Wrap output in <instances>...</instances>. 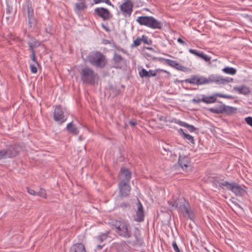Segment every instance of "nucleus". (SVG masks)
Listing matches in <instances>:
<instances>
[{
	"label": "nucleus",
	"instance_id": "f257e3e1",
	"mask_svg": "<svg viewBox=\"0 0 252 252\" xmlns=\"http://www.w3.org/2000/svg\"><path fill=\"white\" fill-rule=\"evenodd\" d=\"M136 22L141 26H145L152 29H161L163 26L161 21L155 19L153 16H139L136 19Z\"/></svg>",
	"mask_w": 252,
	"mask_h": 252
},
{
	"label": "nucleus",
	"instance_id": "f03ea898",
	"mask_svg": "<svg viewBox=\"0 0 252 252\" xmlns=\"http://www.w3.org/2000/svg\"><path fill=\"white\" fill-rule=\"evenodd\" d=\"M90 63L97 68H103L106 64L105 56L99 51L91 52L88 56Z\"/></svg>",
	"mask_w": 252,
	"mask_h": 252
},
{
	"label": "nucleus",
	"instance_id": "7ed1b4c3",
	"mask_svg": "<svg viewBox=\"0 0 252 252\" xmlns=\"http://www.w3.org/2000/svg\"><path fill=\"white\" fill-rule=\"evenodd\" d=\"M111 225L116 228V232L121 237L129 238L131 237V231L128 229L129 225L125 221L112 220Z\"/></svg>",
	"mask_w": 252,
	"mask_h": 252
},
{
	"label": "nucleus",
	"instance_id": "20e7f679",
	"mask_svg": "<svg viewBox=\"0 0 252 252\" xmlns=\"http://www.w3.org/2000/svg\"><path fill=\"white\" fill-rule=\"evenodd\" d=\"M80 76L83 84L94 85L97 74L93 69L85 67L81 69Z\"/></svg>",
	"mask_w": 252,
	"mask_h": 252
},
{
	"label": "nucleus",
	"instance_id": "39448f33",
	"mask_svg": "<svg viewBox=\"0 0 252 252\" xmlns=\"http://www.w3.org/2000/svg\"><path fill=\"white\" fill-rule=\"evenodd\" d=\"M232 78L229 77L223 78L221 76L211 74L208 78H205L206 84H209L212 83H215L217 84H224L225 83L231 82Z\"/></svg>",
	"mask_w": 252,
	"mask_h": 252
},
{
	"label": "nucleus",
	"instance_id": "423d86ee",
	"mask_svg": "<svg viewBox=\"0 0 252 252\" xmlns=\"http://www.w3.org/2000/svg\"><path fill=\"white\" fill-rule=\"evenodd\" d=\"M21 150V147L19 144H15L9 146L5 150L6 158H12L18 155Z\"/></svg>",
	"mask_w": 252,
	"mask_h": 252
},
{
	"label": "nucleus",
	"instance_id": "0eeeda50",
	"mask_svg": "<svg viewBox=\"0 0 252 252\" xmlns=\"http://www.w3.org/2000/svg\"><path fill=\"white\" fill-rule=\"evenodd\" d=\"M201 97L202 102L206 104H211L215 102L217 100V97L218 96L222 98H229V96L226 94H214L212 95L207 96L205 94L200 95Z\"/></svg>",
	"mask_w": 252,
	"mask_h": 252
},
{
	"label": "nucleus",
	"instance_id": "6e6552de",
	"mask_svg": "<svg viewBox=\"0 0 252 252\" xmlns=\"http://www.w3.org/2000/svg\"><path fill=\"white\" fill-rule=\"evenodd\" d=\"M94 12L104 21L109 20L112 17V15L107 8L101 7L94 9Z\"/></svg>",
	"mask_w": 252,
	"mask_h": 252
},
{
	"label": "nucleus",
	"instance_id": "1a4fd4ad",
	"mask_svg": "<svg viewBox=\"0 0 252 252\" xmlns=\"http://www.w3.org/2000/svg\"><path fill=\"white\" fill-rule=\"evenodd\" d=\"M185 82L197 86L206 84L205 77L195 75H191L190 78L186 79Z\"/></svg>",
	"mask_w": 252,
	"mask_h": 252
},
{
	"label": "nucleus",
	"instance_id": "9d476101",
	"mask_svg": "<svg viewBox=\"0 0 252 252\" xmlns=\"http://www.w3.org/2000/svg\"><path fill=\"white\" fill-rule=\"evenodd\" d=\"M129 183L119 182L118 188L119 189V194L121 197H127L129 195L131 188L129 184Z\"/></svg>",
	"mask_w": 252,
	"mask_h": 252
},
{
	"label": "nucleus",
	"instance_id": "9b49d317",
	"mask_svg": "<svg viewBox=\"0 0 252 252\" xmlns=\"http://www.w3.org/2000/svg\"><path fill=\"white\" fill-rule=\"evenodd\" d=\"M64 112L61 105L56 106L53 115V119L56 122H61L60 124L63 123L65 120H64Z\"/></svg>",
	"mask_w": 252,
	"mask_h": 252
},
{
	"label": "nucleus",
	"instance_id": "f8f14e48",
	"mask_svg": "<svg viewBox=\"0 0 252 252\" xmlns=\"http://www.w3.org/2000/svg\"><path fill=\"white\" fill-rule=\"evenodd\" d=\"M113 67L117 69H121L125 64L126 61L120 55L115 53L112 58Z\"/></svg>",
	"mask_w": 252,
	"mask_h": 252
},
{
	"label": "nucleus",
	"instance_id": "ddd939ff",
	"mask_svg": "<svg viewBox=\"0 0 252 252\" xmlns=\"http://www.w3.org/2000/svg\"><path fill=\"white\" fill-rule=\"evenodd\" d=\"M125 1L120 6L121 11L124 15H130L133 9V4L131 0H124Z\"/></svg>",
	"mask_w": 252,
	"mask_h": 252
},
{
	"label": "nucleus",
	"instance_id": "4468645a",
	"mask_svg": "<svg viewBox=\"0 0 252 252\" xmlns=\"http://www.w3.org/2000/svg\"><path fill=\"white\" fill-rule=\"evenodd\" d=\"M131 176V172L128 168L122 167L119 176L120 182L129 183Z\"/></svg>",
	"mask_w": 252,
	"mask_h": 252
},
{
	"label": "nucleus",
	"instance_id": "2eb2a0df",
	"mask_svg": "<svg viewBox=\"0 0 252 252\" xmlns=\"http://www.w3.org/2000/svg\"><path fill=\"white\" fill-rule=\"evenodd\" d=\"M165 63L167 65L178 70H180L183 72H189L190 70V69L189 68L183 66L182 64L179 63H178L177 62V61L174 60H171L170 59H166Z\"/></svg>",
	"mask_w": 252,
	"mask_h": 252
},
{
	"label": "nucleus",
	"instance_id": "dca6fc26",
	"mask_svg": "<svg viewBox=\"0 0 252 252\" xmlns=\"http://www.w3.org/2000/svg\"><path fill=\"white\" fill-rule=\"evenodd\" d=\"M137 206V210L136 212V218L134 220L137 222H142L144 220L145 213L143 205L138 199Z\"/></svg>",
	"mask_w": 252,
	"mask_h": 252
},
{
	"label": "nucleus",
	"instance_id": "f3484780",
	"mask_svg": "<svg viewBox=\"0 0 252 252\" xmlns=\"http://www.w3.org/2000/svg\"><path fill=\"white\" fill-rule=\"evenodd\" d=\"M189 207V203L184 198L179 199V203L177 208L178 212L183 214Z\"/></svg>",
	"mask_w": 252,
	"mask_h": 252
},
{
	"label": "nucleus",
	"instance_id": "a211bd4d",
	"mask_svg": "<svg viewBox=\"0 0 252 252\" xmlns=\"http://www.w3.org/2000/svg\"><path fill=\"white\" fill-rule=\"evenodd\" d=\"M189 163V159L188 156H179L178 159V163L183 170L186 169Z\"/></svg>",
	"mask_w": 252,
	"mask_h": 252
},
{
	"label": "nucleus",
	"instance_id": "6ab92c4d",
	"mask_svg": "<svg viewBox=\"0 0 252 252\" xmlns=\"http://www.w3.org/2000/svg\"><path fill=\"white\" fill-rule=\"evenodd\" d=\"M27 43L29 47V50L31 52H35V48L41 45V42L34 37H32L30 41H28Z\"/></svg>",
	"mask_w": 252,
	"mask_h": 252
},
{
	"label": "nucleus",
	"instance_id": "aec40b11",
	"mask_svg": "<svg viewBox=\"0 0 252 252\" xmlns=\"http://www.w3.org/2000/svg\"><path fill=\"white\" fill-rule=\"evenodd\" d=\"M70 252H86L84 244L81 243L73 244L70 248Z\"/></svg>",
	"mask_w": 252,
	"mask_h": 252
},
{
	"label": "nucleus",
	"instance_id": "412c9836",
	"mask_svg": "<svg viewBox=\"0 0 252 252\" xmlns=\"http://www.w3.org/2000/svg\"><path fill=\"white\" fill-rule=\"evenodd\" d=\"M85 0H78V1L75 4L74 10L76 13H78L81 10H84L87 8Z\"/></svg>",
	"mask_w": 252,
	"mask_h": 252
},
{
	"label": "nucleus",
	"instance_id": "4be33fe9",
	"mask_svg": "<svg viewBox=\"0 0 252 252\" xmlns=\"http://www.w3.org/2000/svg\"><path fill=\"white\" fill-rule=\"evenodd\" d=\"M222 187L221 189H225L228 190H231L232 192L235 193L236 191V183H229L227 181H225L223 183H220Z\"/></svg>",
	"mask_w": 252,
	"mask_h": 252
},
{
	"label": "nucleus",
	"instance_id": "5701e85b",
	"mask_svg": "<svg viewBox=\"0 0 252 252\" xmlns=\"http://www.w3.org/2000/svg\"><path fill=\"white\" fill-rule=\"evenodd\" d=\"M66 128L68 132L73 135H77L79 134V130L77 127L73 124L72 122L68 124Z\"/></svg>",
	"mask_w": 252,
	"mask_h": 252
},
{
	"label": "nucleus",
	"instance_id": "b1692460",
	"mask_svg": "<svg viewBox=\"0 0 252 252\" xmlns=\"http://www.w3.org/2000/svg\"><path fill=\"white\" fill-rule=\"evenodd\" d=\"M140 230L138 228H135L133 233V236L135 239L134 244L136 245H142L143 243V240L140 237Z\"/></svg>",
	"mask_w": 252,
	"mask_h": 252
},
{
	"label": "nucleus",
	"instance_id": "393cba45",
	"mask_svg": "<svg viewBox=\"0 0 252 252\" xmlns=\"http://www.w3.org/2000/svg\"><path fill=\"white\" fill-rule=\"evenodd\" d=\"M110 234L109 231L105 233H101L100 235L95 237V241L96 243H102L104 241L106 240L108 237V235Z\"/></svg>",
	"mask_w": 252,
	"mask_h": 252
},
{
	"label": "nucleus",
	"instance_id": "a878e982",
	"mask_svg": "<svg viewBox=\"0 0 252 252\" xmlns=\"http://www.w3.org/2000/svg\"><path fill=\"white\" fill-rule=\"evenodd\" d=\"M25 7L27 10L28 16L30 17L34 16V12L32 8V2L30 0H27L25 4Z\"/></svg>",
	"mask_w": 252,
	"mask_h": 252
},
{
	"label": "nucleus",
	"instance_id": "bb28decb",
	"mask_svg": "<svg viewBox=\"0 0 252 252\" xmlns=\"http://www.w3.org/2000/svg\"><path fill=\"white\" fill-rule=\"evenodd\" d=\"M178 124L182 126L186 127L190 132H195L196 131L198 130L197 128L193 126L190 125L186 122L179 121Z\"/></svg>",
	"mask_w": 252,
	"mask_h": 252
},
{
	"label": "nucleus",
	"instance_id": "cd10ccee",
	"mask_svg": "<svg viewBox=\"0 0 252 252\" xmlns=\"http://www.w3.org/2000/svg\"><path fill=\"white\" fill-rule=\"evenodd\" d=\"M183 214L185 215L186 217H187L188 219H190V220H193L195 219V213L193 212V211L190 208V206L188 208V209H187L184 212Z\"/></svg>",
	"mask_w": 252,
	"mask_h": 252
},
{
	"label": "nucleus",
	"instance_id": "c85d7f7f",
	"mask_svg": "<svg viewBox=\"0 0 252 252\" xmlns=\"http://www.w3.org/2000/svg\"><path fill=\"white\" fill-rule=\"evenodd\" d=\"M37 21L34 16L28 17L29 29L33 30L35 27Z\"/></svg>",
	"mask_w": 252,
	"mask_h": 252
},
{
	"label": "nucleus",
	"instance_id": "c756f323",
	"mask_svg": "<svg viewBox=\"0 0 252 252\" xmlns=\"http://www.w3.org/2000/svg\"><path fill=\"white\" fill-rule=\"evenodd\" d=\"M246 187L237 185V196H245L247 194Z\"/></svg>",
	"mask_w": 252,
	"mask_h": 252
},
{
	"label": "nucleus",
	"instance_id": "7c9ffc66",
	"mask_svg": "<svg viewBox=\"0 0 252 252\" xmlns=\"http://www.w3.org/2000/svg\"><path fill=\"white\" fill-rule=\"evenodd\" d=\"M237 92L240 94L247 95L250 93L251 91L249 87L243 86L241 87L240 88H237Z\"/></svg>",
	"mask_w": 252,
	"mask_h": 252
},
{
	"label": "nucleus",
	"instance_id": "2f4dec72",
	"mask_svg": "<svg viewBox=\"0 0 252 252\" xmlns=\"http://www.w3.org/2000/svg\"><path fill=\"white\" fill-rule=\"evenodd\" d=\"M225 181H224L223 179H221L220 178L217 177L214 179L213 181V184L217 187V188H221L222 187L221 184L220 183H223V182H225Z\"/></svg>",
	"mask_w": 252,
	"mask_h": 252
},
{
	"label": "nucleus",
	"instance_id": "473e14b6",
	"mask_svg": "<svg viewBox=\"0 0 252 252\" xmlns=\"http://www.w3.org/2000/svg\"><path fill=\"white\" fill-rule=\"evenodd\" d=\"M139 75L142 78H149L148 71H147V70L143 68H142L139 71Z\"/></svg>",
	"mask_w": 252,
	"mask_h": 252
},
{
	"label": "nucleus",
	"instance_id": "72a5a7b5",
	"mask_svg": "<svg viewBox=\"0 0 252 252\" xmlns=\"http://www.w3.org/2000/svg\"><path fill=\"white\" fill-rule=\"evenodd\" d=\"M222 71L226 74H231V75L235 74L236 72V70L234 68L229 67H226L222 69Z\"/></svg>",
	"mask_w": 252,
	"mask_h": 252
},
{
	"label": "nucleus",
	"instance_id": "f704fd0d",
	"mask_svg": "<svg viewBox=\"0 0 252 252\" xmlns=\"http://www.w3.org/2000/svg\"><path fill=\"white\" fill-rule=\"evenodd\" d=\"M141 42H143L147 45H151L152 43V40L149 39V37L146 35H143L141 37Z\"/></svg>",
	"mask_w": 252,
	"mask_h": 252
},
{
	"label": "nucleus",
	"instance_id": "c9c22d12",
	"mask_svg": "<svg viewBox=\"0 0 252 252\" xmlns=\"http://www.w3.org/2000/svg\"><path fill=\"white\" fill-rule=\"evenodd\" d=\"M141 42H141V37L138 36L136 38V39H135L133 41V43L130 45V47L131 48L136 47L139 46Z\"/></svg>",
	"mask_w": 252,
	"mask_h": 252
},
{
	"label": "nucleus",
	"instance_id": "e433bc0d",
	"mask_svg": "<svg viewBox=\"0 0 252 252\" xmlns=\"http://www.w3.org/2000/svg\"><path fill=\"white\" fill-rule=\"evenodd\" d=\"M183 138L188 140L189 141V143H190L192 145H194L195 144L194 138L191 135L187 133L185 135V136Z\"/></svg>",
	"mask_w": 252,
	"mask_h": 252
},
{
	"label": "nucleus",
	"instance_id": "4c0bfd02",
	"mask_svg": "<svg viewBox=\"0 0 252 252\" xmlns=\"http://www.w3.org/2000/svg\"><path fill=\"white\" fill-rule=\"evenodd\" d=\"M94 4H98L101 2H104L109 5L113 7H114V5L111 3L110 0H94Z\"/></svg>",
	"mask_w": 252,
	"mask_h": 252
},
{
	"label": "nucleus",
	"instance_id": "58836bf2",
	"mask_svg": "<svg viewBox=\"0 0 252 252\" xmlns=\"http://www.w3.org/2000/svg\"><path fill=\"white\" fill-rule=\"evenodd\" d=\"M159 71H164V72H165V70H159V69H155L154 70H149L148 71V73L149 74V78L150 77H155L157 75V73Z\"/></svg>",
	"mask_w": 252,
	"mask_h": 252
},
{
	"label": "nucleus",
	"instance_id": "ea45409f",
	"mask_svg": "<svg viewBox=\"0 0 252 252\" xmlns=\"http://www.w3.org/2000/svg\"><path fill=\"white\" fill-rule=\"evenodd\" d=\"M37 195L44 198H47V194L45 189L41 188L38 192H37Z\"/></svg>",
	"mask_w": 252,
	"mask_h": 252
},
{
	"label": "nucleus",
	"instance_id": "a19ab883",
	"mask_svg": "<svg viewBox=\"0 0 252 252\" xmlns=\"http://www.w3.org/2000/svg\"><path fill=\"white\" fill-rule=\"evenodd\" d=\"M199 58L202 59L204 60L205 62H210V60L211 58L210 57L208 56L207 55L204 54L203 52H201L199 54Z\"/></svg>",
	"mask_w": 252,
	"mask_h": 252
},
{
	"label": "nucleus",
	"instance_id": "79ce46f5",
	"mask_svg": "<svg viewBox=\"0 0 252 252\" xmlns=\"http://www.w3.org/2000/svg\"><path fill=\"white\" fill-rule=\"evenodd\" d=\"M30 57L32 62L36 64L37 66H39V64L38 63L37 60L36 58V52H31V54L30 55Z\"/></svg>",
	"mask_w": 252,
	"mask_h": 252
},
{
	"label": "nucleus",
	"instance_id": "37998d69",
	"mask_svg": "<svg viewBox=\"0 0 252 252\" xmlns=\"http://www.w3.org/2000/svg\"><path fill=\"white\" fill-rule=\"evenodd\" d=\"M224 111L223 113H225L227 114H230L232 112L233 108L231 107H229L228 106H226L223 104Z\"/></svg>",
	"mask_w": 252,
	"mask_h": 252
},
{
	"label": "nucleus",
	"instance_id": "c03bdc74",
	"mask_svg": "<svg viewBox=\"0 0 252 252\" xmlns=\"http://www.w3.org/2000/svg\"><path fill=\"white\" fill-rule=\"evenodd\" d=\"M45 32L47 33L52 35L54 34V29L51 26H48L45 28Z\"/></svg>",
	"mask_w": 252,
	"mask_h": 252
},
{
	"label": "nucleus",
	"instance_id": "a18cd8bd",
	"mask_svg": "<svg viewBox=\"0 0 252 252\" xmlns=\"http://www.w3.org/2000/svg\"><path fill=\"white\" fill-rule=\"evenodd\" d=\"M179 199H178L173 201H168V204L171 207H175L177 209L179 203Z\"/></svg>",
	"mask_w": 252,
	"mask_h": 252
},
{
	"label": "nucleus",
	"instance_id": "49530a36",
	"mask_svg": "<svg viewBox=\"0 0 252 252\" xmlns=\"http://www.w3.org/2000/svg\"><path fill=\"white\" fill-rule=\"evenodd\" d=\"M37 66L35 63L30 64V68L32 73L35 74L37 72Z\"/></svg>",
	"mask_w": 252,
	"mask_h": 252
},
{
	"label": "nucleus",
	"instance_id": "de8ad7c7",
	"mask_svg": "<svg viewBox=\"0 0 252 252\" xmlns=\"http://www.w3.org/2000/svg\"><path fill=\"white\" fill-rule=\"evenodd\" d=\"M189 51L190 53L195 55L196 56H197L198 57H199V54L201 52L200 51H198L196 50L193 49H189Z\"/></svg>",
	"mask_w": 252,
	"mask_h": 252
},
{
	"label": "nucleus",
	"instance_id": "09e8293b",
	"mask_svg": "<svg viewBox=\"0 0 252 252\" xmlns=\"http://www.w3.org/2000/svg\"><path fill=\"white\" fill-rule=\"evenodd\" d=\"M27 189L28 192L29 194L34 196L37 195V192L35 191L34 189H31L29 187H27Z\"/></svg>",
	"mask_w": 252,
	"mask_h": 252
},
{
	"label": "nucleus",
	"instance_id": "8fccbe9b",
	"mask_svg": "<svg viewBox=\"0 0 252 252\" xmlns=\"http://www.w3.org/2000/svg\"><path fill=\"white\" fill-rule=\"evenodd\" d=\"M172 247L175 252H181L180 250L178 248L176 241H173L172 243Z\"/></svg>",
	"mask_w": 252,
	"mask_h": 252
},
{
	"label": "nucleus",
	"instance_id": "3c124183",
	"mask_svg": "<svg viewBox=\"0 0 252 252\" xmlns=\"http://www.w3.org/2000/svg\"><path fill=\"white\" fill-rule=\"evenodd\" d=\"M208 110L210 112L215 113V114H220V112H219V111L217 109V108L216 107L210 108L208 109Z\"/></svg>",
	"mask_w": 252,
	"mask_h": 252
},
{
	"label": "nucleus",
	"instance_id": "603ef678",
	"mask_svg": "<svg viewBox=\"0 0 252 252\" xmlns=\"http://www.w3.org/2000/svg\"><path fill=\"white\" fill-rule=\"evenodd\" d=\"M130 204L128 202H123L120 205V207L122 208L123 209H125L126 208L130 207Z\"/></svg>",
	"mask_w": 252,
	"mask_h": 252
},
{
	"label": "nucleus",
	"instance_id": "864d4df0",
	"mask_svg": "<svg viewBox=\"0 0 252 252\" xmlns=\"http://www.w3.org/2000/svg\"><path fill=\"white\" fill-rule=\"evenodd\" d=\"M245 121L249 125L252 127V117H248L245 118Z\"/></svg>",
	"mask_w": 252,
	"mask_h": 252
},
{
	"label": "nucleus",
	"instance_id": "5fc2aeb1",
	"mask_svg": "<svg viewBox=\"0 0 252 252\" xmlns=\"http://www.w3.org/2000/svg\"><path fill=\"white\" fill-rule=\"evenodd\" d=\"M12 7L9 5L8 4H7L6 7V13L8 14H10L12 11Z\"/></svg>",
	"mask_w": 252,
	"mask_h": 252
},
{
	"label": "nucleus",
	"instance_id": "6e6d98bb",
	"mask_svg": "<svg viewBox=\"0 0 252 252\" xmlns=\"http://www.w3.org/2000/svg\"><path fill=\"white\" fill-rule=\"evenodd\" d=\"M6 158L5 150H0V160Z\"/></svg>",
	"mask_w": 252,
	"mask_h": 252
},
{
	"label": "nucleus",
	"instance_id": "4d7b16f0",
	"mask_svg": "<svg viewBox=\"0 0 252 252\" xmlns=\"http://www.w3.org/2000/svg\"><path fill=\"white\" fill-rule=\"evenodd\" d=\"M192 102L195 104H198L200 102H202L201 98H194L192 99L191 100Z\"/></svg>",
	"mask_w": 252,
	"mask_h": 252
},
{
	"label": "nucleus",
	"instance_id": "13d9d810",
	"mask_svg": "<svg viewBox=\"0 0 252 252\" xmlns=\"http://www.w3.org/2000/svg\"><path fill=\"white\" fill-rule=\"evenodd\" d=\"M104 244H102V245H100V244H98L96 245V247H95V249L94 250V251L96 252L97 251H100L101 250L103 247L104 246Z\"/></svg>",
	"mask_w": 252,
	"mask_h": 252
},
{
	"label": "nucleus",
	"instance_id": "bf43d9fd",
	"mask_svg": "<svg viewBox=\"0 0 252 252\" xmlns=\"http://www.w3.org/2000/svg\"><path fill=\"white\" fill-rule=\"evenodd\" d=\"M237 15H239V20L240 19V17H244V18H248V19H249L250 18V17L247 14H241V13H237Z\"/></svg>",
	"mask_w": 252,
	"mask_h": 252
},
{
	"label": "nucleus",
	"instance_id": "052dcab7",
	"mask_svg": "<svg viewBox=\"0 0 252 252\" xmlns=\"http://www.w3.org/2000/svg\"><path fill=\"white\" fill-rule=\"evenodd\" d=\"M217 109L220 111V114L221 113H223V111H224V108H223V104L222 105H220L218 107H216Z\"/></svg>",
	"mask_w": 252,
	"mask_h": 252
},
{
	"label": "nucleus",
	"instance_id": "680f3d73",
	"mask_svg": "<svg viewBox=\"0 0 252 252\" xmlns=\"http://www.w3.org/2000/svg\"><path fill=\"white\" fill-rule=\"evenodd\" d=\"M178 132L182 136V138H183L185 136V135L187 134L184 131L183 129L182 128H180L178 130Z\"/></svg>",
	"mask_w": 252,
	"mask_h": 252
},
{
	"label": "nucleus",
	"instance_id": "e2e57ef3",
	"mask_svg": "<svg viewBox=\"0 0 252 252\" xmlns=\"http://www.w3.org/2000/svg\"><path fill=\"white\" fill-rule=\"evenodd\" d=\"M177 41L181 44H183V45L186 44V42L181 38H178L177 39Z\"/></svg>",
	"mask_w": 252,
	"mask_h": 252
},
{
	"label": "nucleus",
	"instance_id": "0e129e2a",
	"mask_svg": "<svg viewBox=\"0 0 252 252\" xmlns=\"http://www.w3.org/2000/svg\"><path fill=\"white\" fill-rule=\"evenodd\" d=\"M129 123L132 126H134L137 124L136 122L133 120L130 121Z\"/></svg>",
	"mask_w": 252,
	"mask_h": 252
},
{
	"label": "nucleus",
	"instance_id": "69168bd1",
	"mask_svg": "<svg viewBox=\"0 0 252 252\" xmlns=\"http://www.w3.org/2000/svg\"><path fill=\"white\" fill-rule=\"evenodd\" d=\"M102 28L107 32L110 31V30L108 28L106 27L104 24H102Z\"/></svg>",
	"mask_w": 252,
	"mask_h": 252
},
{
	"label": "nucleus",
	"instance_id": "338daca9",
	"mask_svg": "<svg viewBox=\"0 0 252 252\" xmlns=\"http://www.w3.org/2000/svg\"><path fill=\"white\" fill-rule=\"evenodd\" d=\"M185 82V80H178V79H176L174 81V82H175V83H182V82Z\"/></svg>",
	"mask_w": 252,
	"mask_h": 252
},
{
	"label": "nucleus",
	"instance_id": "774afa93",
	"mask_svg": "<svg viewBox=\"0 0 252 252\" xmlns=\"http://www.w3.org/2000/svg\"><path fill=\"white\" fill-rule=\"evenodd\" d=\"M147 49H149V50H151L152 49V48L151 47H148L147 48Z\"/></svg>",
	"mask_w": 252,
	"mask_h": 252
}]
</instances>
